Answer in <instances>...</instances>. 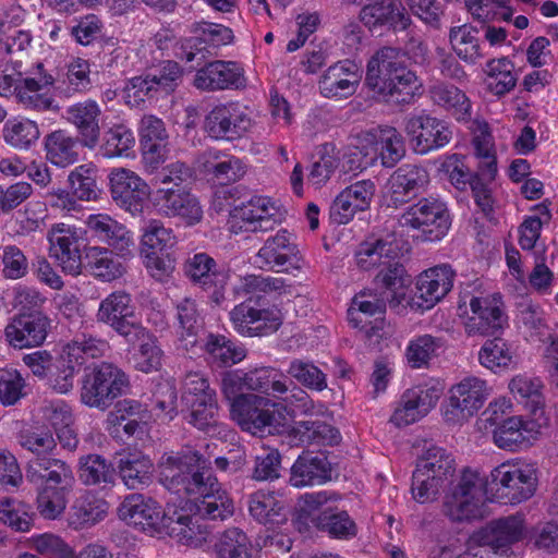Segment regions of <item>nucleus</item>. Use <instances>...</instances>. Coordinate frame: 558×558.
Returning <instances> with one entry per match:
<instances>
[{
  "instance_id": "nucleus-1",
  "label": "nucleus",
  "mask_w": 558,
  "mask_h": 558,
  "mask_svg": "<svg viewBox=\"0 0 558 558\" xmlns=\"http://www.w3.org/2000/svg\"><path fill=\"white\" fill-rule=\"evenodd\" d=\"M209 462L191 449L169 453L160 461L163 485L175 494L185 493L189 498L178 497L179 504L189 505L192 520L204 532L202 545L207 542L209 530L201 519L225 520L233 514L234 506L217 478L208 470Z\"/></svg>"
},
{
  "instance_id": "nucleus-2",
  "label": "nucleus",
  "mask_w": 558,
  "mask_h": 558,
  "mask_svg": "<svg viewBox=\"0 0 558 558\" xmlns=\"http://www.w3.org/2000/svg\"><path fill=\"white\" fill-rule=\"evenodd\" d=\"M232 420L252 435H280L290 446H333L339 444L338 429L320 421L292 422L287 405L262 396L239 398L232 409Z\"/></svg>"
},
{
  "instance_id": "nucleus-3",
  "label": "nucleus",
  "mask_w": 558,
  "mask_h": 558,
  "mask_svg": "<svg viewBox=\"0 0 558 558\" xmlns=\"http://www.w3.org/2000/svg\"><path fill=\"white\" fill-rule=\"evenodd\" d=\"M189 505L172 498L165 509L153 498L142 494L126 496L118 509L119 518L151 536L168 535L191 547L202 546L204 532L192 520Z\"/></svg>"
},
{
  "instance_id": "nucleus-4",
  "label": "nucleus",
  "mask_w": 558,
  "mask_h": 558,
  "mask_svg": "<svg viewBox=\"0 0 558 558\" xmlns=\"http://www.w3.org/2000/svg\"><path fill=\"white\" fill-rule=\"evenodd\" d=\"M191 177V169L179 161L158 173L155 180L160 186L150 196V206L156 215L177 219L186 227L202 221L203 206L187 186Z\"/></svg>"
},
{
  "instance_id": "nucleus-5",
  "label": "nucleus",
  "mask_w": 558,
  "mask_h": 558,
  "mask_svg": "<svg viewBox=\"0 0 558 558\" xmlns=\"http://www.w3.org/2000/svg\"><path fill=\"white\" fill-rule=\"evenodd\" d=\"M365 82L378 98L396 104H409L422 93L421 81L402 65L400 50L391 47H385L372 57Z\"/></svg>"
},
{
  "instance_id": "nucleus-6",
  "label": "nucleus",
  "mask_w": 558,
  "mask_h": 558,
  "mask_svg": "<svg viewBox=\"0 0 558 558\" xmlns=\"http://www.w3.org/2000/svg\"><path fill=\"white\" fill-rule=\"evenodd\" d=\"M44 465L33 462L27 465L26 478L36 487V506L39 514L47 520L60 518L68 505V496L74 481L72 470L61 460Z\"/></svg>"
},
{
  "instance_id": "nucleus-7",
  "label": "nucleus",
  "mask_w": 558,
  "mask_h": 558,
  "mask_svg": "<svg viewBox=\"0 0 558 558\" xmlns=\"http://www.w3.org/2000/svg\"><path fill=\"white\" fill-rule=\"evenodd\" d=\"M486 485L492 501L517 505L535 494L538 468L535 462L525 459H510L490 471Z\"/></svg>"
},
{
  "instance_id": "nucleus-8",
  "label": "nucleus",
  "mask_w": 558,
  "mask_h": 558,
  "mask_svg": "<svg viewBox=\"0 0 558 558\" xmlns=\"http://www.w3.org/2000/svg\"><path fill=\"white\" fill-rule=\"evenodd\" d=\"M487 500L490 497L483 477L478 472L465 469L446 492L442 511L451 521L472 522L485 515Z\"/></svg>"
},
{
  "instance_id": "nucleus-9",
  "label": "nucleus",
  "mask_w": 558,
  "mask_h": 558,
  "mask_svg": "<svg viewBox=\"0 0 558 558\" xmlns=\"http://www.w3.org/2000/svg\"><path fill=\"white\" fill-rule=\"evenodd\" d=\"M178 243L171 228L157 219L148 220L141 227L140 257L147 272L158 281H165L175 269L171 251Z\"/></svg>"
},
{
  "instance_id": "nucleus-10",
  "label": "nucleus",
  "mask_w": 558,
  "mask_h": 558,
  "mask_svg": "<svg viewBox=\"0 0 558 558\" xmlns=\"http://www.w3.org/2000/svg\"><path fill=\"white\" fill-rule=\"evenodd\" d=\"M181 401L190 411L189 422L199 430L211 436L221 435L226 430V426L217 422L216 391L203 374L190 372L185 375Z\"/></svg>"
},
{
  "instance_id": "nucleus-11",
  "label": "nucleus",
  "mask_w": 558,
  "mask_h": 558,
  "mask_svg": "<svg viewBox=\"0 0 558 558\" xmlns=\"http://www.w3.org/2000/svg\"><path fill=\"white\" fill-rule=\"evenodd\" d=\"M130 388L129 376L120 367L101 362L84 371L80 391L81 402L89 408L105 410Z\"/></svg>"
},
{
  "instance_id": "nucleus-12",
  "label": "nucleus",
  "mask_w": 558,
  "mask_h": 558,
  "mask_svg": "<svg viewBox=\"0 0 558 558\" xmlns=\"http://www.w3.org/2000/svg\"><path fill=\"white\" fill-rule=\"evenodd\" d=\"M548 426L549 417L544 411L511 415L495 425L492 441L507 452L526 451L542 439Z\"/></svg>"
},
{
  "instance_id": "nucleus-13",
  "label": "nucleus",
  "mask_w": 558,
  "mask_h": 558,
  "mask_svg": "<svg viewBox=\"0 0 558 558\" xmlns=\"http://www.w3.org/2000/svg\"><path fill=\"white\" fill-rule=\"evenodd\" d=\"M492 393L487 381L468 376L453 384L442 405L444 421L451 426H461L475 416Z\"/></svg>"
},
{
  "instance_id": "nucleus-14",
  "label": "nucleus",
  "mask_w": 558,
  "mask_h": 558,
  "mask_svg": "<svg viewBox=\"0 0 558 558\" xmlns=\"http://www.w3.org/2000/svg\"><path fill=\"white\" fill-rule=\"evenodd\" d=\"M403 228L416 231L424 241L441 240L451 226L447 205L437 198H422L405 209L399 219Z\"/></svg>"
},
{
  "instance_id": "nucleus-15",
  "label": "nucleus",
  "mask_w": 558,
  "mask_h": 558,
  "mask_svg": "<svg viewBox=\"0 0 558 558\" xmlns=\"http://www.w3.org/2000/svg\"><path fill=\"white\" fill-rule=\"evenodd\" d=\"M472 142L478 165L476 175L471 180L470 184L476 204L485 210L492 203L488 184L494 181L498 171L496 150L486 122L475 120L472 124Z\"/></svg>"
},
{
  "instance_id": "nucleus-16",
  "label": "nucleus",
  "mask_w": 558,
  "mask_h": 558,
  "mask_svg": "<svg viewBox=\"0 0 558 558\" xmlns=\"http://www.w3.org/2000/svg\"><path fill=\"white\" fill-rule=\"evenodd\" d=\"M376 280L383 289L380 294L361 291L352 299L350 308L384 318L387 302L400 304L405 300L410 281L402 265L393 266L388 272L376 277Z\"/></svg>"
},
{
  "instance_id": "nucleus-17",
  "label": "nucleus",
  "mask_w": 558,
  "mask_h": 558,
  "mask_svg": "<svg viewBox=\"0 0 558 558\" xmlns=\"http://www.w3.org/2000/svg\"><path fill=\"white\" fill-rule=\"evenodd\" d=\"M282 218L283 210L277 201L258 195L235 206L230 211L228 226L233 233L268 231Z\"/></svg>"
},
{
  "instance_id": "nucleus-18",
  "label": "nucleus",
  "mask_w": 558,
  "mask_h": 558,
  "mask_svg": "<svg viewBox=\"0 0 558 558\" xmlns=\"http://www.w3.org/2000/svg\"><path fill=\"white\" fill-rule=\"evenodd\" d=\"M253 111L240 102L214 107L206 116L204 130L215 140L235 141L247 136L255 126Z\"/></svg>"
},
{
  "instance_id": "nucleus-19",
  "label": "nucleus",
  "mask_w": 558,
  "mask_h": 558,
  "mask_svg": "<svg viewBox=\"0 0 558 558\" xmlns=\"http://www.w3.org/2000/svg\"><path fill=\"white\" fill-rule=\"evenodd\" d=\"M184 274L191 282L208 294L216 305L226 300V288L231 277L230 269L218 264L205 252L195 253L184 263Z\"/></svg>"
},
{
  "instance_id": "nucleus-20",
  "label": "nucleus",
  "mask_w": 558,
  "mask_h": 558,
  "mask_svg": "<svg viewBox=\"0 0 558 558\" xmlns=\"http://www.w3.org/2000/svg\"><path fill=\"white\" fill-rule=\"evenodd\" d=\"M86 230L64 222L51 226L47 233L50 256L54 258L64 272L77 276L82 272L84 251L81 246Z\"/></svg>"
},
{
  "instance_id": "nucleus-21",
  "label": "nucleus",
  "mask_w": 558,
  "mask_h": 558,
  "mask_svg": "<svg viewBox=\"0 0 558 558\" xmlns=\"http://www.w3.org/2000/svg\"><path fill=\"white\" fill-rule=\"evenodd\" d=\"M442 392V381L435 378L408 389L395 409L390 422L401 427L420 421L436 407Z\"/></svg>"
},
{
  "instance_id": "nucleus-22",
  "label": "nucleus",
  "mask_w": 558,
  "mask_h": 558,
  "mask_svg": "<svg viewBox=\"0 0 558 558\" xmlns=\"http://www.w3.org/2000/svg\"><path fill=\"white\" fill-rule=\"evenodd\" d=\"M469 308L461 316L465 331L470 336L493 335L507 324V315L500 293L472 296Z\"/></svg>"
},
{
  "instance_id": "nucleus-23",
  "label": "nucleus",
  "mask_w": 558,
  "mask_h": 558,
  "mask_svg": "<svg viewBox=\"0 0 558 558\" xmlns=\"http://www.w3.org/2000/svg\"><path fill=\"white\" fill-rule=\"evenodd\" d=\"M457 277L449 264H439L421 271L414 281L415 292L410 301L414 310L428 311L452 290Z\"/></svg>"
},
{
  "instance_id": "nucleus-24",
  "label": "nucleus",
  "mask_w": 558,
  "mask_h": 558,
  "mask_svg": "<svg viewBox=\"0 0 558 558\" xmlns=\"http://www.w3.org/2000/svg\"><path fill=\"white\" fill-rule=\"evenodd\" d=\"M110 194L113 202L132 216L144 213L147 199L150 202V187L136 172L125 168H114L109 173Z\"/></svg>"
},
{
  "instance_id": "nucleus-25",
  "label": "nucleus",
  "mask_w": 558,
  "mask_h": 558,
  "mask_svg": "<svg viewBox=\"0 0 558 558\" xmlns=\"http://www.w3.org/2000/svg\"><path fill=\"white\" fill-rule=\"evenodd\" d=\"M254 263L262 269L284 272H294L304 266L294 236L287 230H279L268 238L258 250Z\"/></svg>"
},
{
  "instance_id": "nucleus-26",
  "label": "nucleus",
  "mask_w": 558,
  "mask_h": 558,
  "mask_svg": "<svg viewBox=\"0 0 558 558\" xmlns=\"http://www.w3.org/2000/svg\"><path fill=\"white\" fill-rule=\"evenodd\" d=\"M63 347L54 355L46 350L35 351L23 357L24 364L39 377L47 378L51 388L59 393H68L73 389V366L64 356Z\"/></svg>"
},
{
  "instance_id": "nucleus-27",
  "label": "nucleus",
  "mask_w": 558,
  "mask_h": 558,
  "mask_svg": "<svg viewBox=\"0 0 558 558\" xmlns=\"http://www.w3.org/2000/svg\"><path fill=\"white\" fill-rule=\"evenodd\" d=\"M84 225L99 242L108 245L116 255L123 259L133 257L135 250L134 232L125 225L112 218L108 214L98 213L88 215Z\"/></svg>"
},
{
  "instance_id": "nucleus-28",
  "label": "nucleus",
  "mask_w": 558,
  "mask_h": 558,
  "mask_svg": "<svg viewBox=\"0 0 558 558\" xmlns=\"http://www.w3.org/2000/svg\"><path fill=\"white\" fill-rule=\"evenodd\" d=\"M403 244L392 234L369 236L354 252L355 266L364 271L383 267L377 277L400 265L396 259L402 254Z\"/></svg>"
},
{
  "instance_id": "nucleus-29",
  "label": "nucleus",
  "mask_w": 558,
  "mask_h": 558,
  "mask_svg": "<svg viewBox=\"0 0 558 558\" xmlns=\"http://www.w3.org/2000/svg\"><path fill=\"white\" fill-rule=\"evenodd\" d=\"M54 78L41 63H37L32 70L21 76L16 85L15 97L25 108L35 110H58L51 89Z\"/></svg>"
},
{
  "instance_id": "nucleus-30",
  "label": "nucleus",
  "mask_w": 558,
  "mask_h": 558,
  "mask_svg": "<svg viewBox=\"0 0 558 558\" xmlns=\"http://www.w3.org/2000/svg\"><path fill=\"white\" fill-rule=\"evenodd\" d=\"M405 132L412 148L421 155L445 147L452 138L450 125L428 114L410 118Z\"/></svg>"
},
{
  "instance_id": "nucleus-31",
  "label": "nucleus",
  "mask_w": 558,
  "mask_h": 558,
  "mask_svg": "<svg viewBox=\"0 0 558 558\" xmlns=\"http://www.w3.org/2000/svg\"><path fill=\"white\" fill-rule=\"evenodd\" d=\"M375 190L371 180L356 181L343 189L330 206V220L336 225L349 223L357 213L369 208Z\"/></svg>"
},
{
  "instance_id": "nucleus-32",
  "label": "nucleus",
  "mask_w": 558,
  "mask_h": 558,
  "mask_svg": "<svg viewBox=\"0 0 558 558\" xmlns=\"http://www.w3.org/2000/svg\"><path fill=\"white\" fill-rule=\"evenodd\" d=\"M193 85L201 90L240 89L246 86V77L239 63L218 60L199 68Z\"/></svg>"
},
{
  "instance_id": "nucleus-33",
  "label": "nucleus",
  "mask_w": 558,
  "mask_h": 558,
  "mask_svg": "<svg viewBox=\"0 0 558 558\" xmlns=\"http://www.w3.org/2000/svg\"><path fill=\"white\" fill-rule=\"evenodd\" d=\"M101 116L100 106L93 99L70 105L62 113V118L76 129L80 143L89 149L99 144Z\"/></svg>"
},
{
  "instance_id": "nucleus-34",
  "label": "nucleus",
  "mask_w": 558,
  "mask_h": 558,
  "mask_svg": "<svg viewBox=\"0 0 558 558\" xmlns=\"http://www.w3.org/2000/svg\"><path fill=\"white\" fill-rule=\"evenodd\" d=\"M362 74L357 64L343 60L330 65L318 81L319 93L329 99H345L357 89Z\"/></svg>"
},
{
  "instance_id": "nucleus-35",
  "label": "nucleus",
  "mask_w": 558,
  "mask_h": 558,
  "mask_svg": "<svg viewBox=\"0 0 558 558\" xmlns=\"http://www.w3.org/2000/svg\"><path fill=\"white\" fill-rule=\"evenodd\" d=\"M131 296L123 291H114L107 295L99 304L97 320L109 325L117 333L131 339V331L142 325L133 318Z\"/></svg>"
},
{
  "instance_id": "nucleus-36",
  "label": "nucleus",
  "mask_w": 558,
  "mask_h": 558,
  "mask_svg": "<svg viewBox=\"0 0 558 558\" xmlns=\"http://www.w3.org/2000/svg\"><path fill=\"white\" fill-rule=\"evenodd\" d=\"M185 352L205 355L208 362L218 366L238 364L246 357V349L240 342L213 332H202L195 350Z\"/></svg>"
},
{
  "instance_id": "nucleus-37",
  "label": "nucleus",
  "mask_w": 558,
  "mask_h": 558,
  "mask_svg": "<svg viewBox=\"0 0 558 558\" xmlns=\"http://www.w3.org/2000/svg\"><path fill=\"white\" fill-rule=\"evenodd\" d=\"M148 420V411L141 402L124 399L116 403L107 414L105 429L117 439L123 436L132 437L142 428V424Z\"/></svg>"
},
{
  "instance_id": "nucleus-38",
  "label": "nucleus",
  "mask_w": 558,
  "mask_h": 558,
  "mask_svg": "<svg viewBox=\"0 0 558 558\" xmlns=\"http://www.w3.org/2000/svg\"><path fill=\"white\" fill-rule=\"evenodd\" d=\"M49 325L43 314H21L5 327V337L14 348L38 347L46 340Z\"/></svg>"
},
{
  "instance_id": "nucleus-39",
  "label": "nucleus",
  "mask_w": 558,
  "mask_h": 558,
  "mask_svg": "<svg viewBox=\"0 0 558 558\" xmlns=\"http://www.w3.org/2000/svg\"><path fill=\"white\" fill-rule=\"evenodd\" d=\"M525 534L524 517L515 514L492 521L473 539L483 543L493 550H499L523 539Z\"/></svg>"
},
{
  "instance_id": "nucleus-40",
  "label": "nucleus",
  "mask_w": 558,
  "mask_h": 558,
  "mask_svg": "<svg viewBox=\"0 0 558 558\" xmlns=\"http://www.w3.org/2000/svg\"><path fill=\"white\" fill-rule=\"evenodd\" d=\"M116 466L122 483L129 489H141L153 480L154 463L150 458L138 450L119 452Z\"/></svg>"
},
{
  "instance_id": "nucleus-41",
  "label": "nucleus",
  "mask_w": 558,
  "mask_h": 558,
  "mask_svg": "<svg viewBox=\"0 0 558 558\" xmlns=\"http://www.w3.org/2000/svg\"><path fill=\"white\" fill-rule=\"evenodd\" d=\"M129 342H138L131 353V362L135 369L143 373L157 372L162 366L163 351L161 350L157 338L145 327L140 325L131 331Z\"/></svg>"
},
{
  "instance_id": "nucleus-42",
  "label": "nucleus",
  "mask_w": 558,
  "mask_h": 558,
  "mask_svg": "<svg viewBox=\"0 0 558 558\" xmlns=\"http://www.w3.org/2000/svg\"><path fill=\"white\" fill-rule=\"evenodd\" d=\"M428 182L426 169L416 165H403L390 175L388 193L397 205L423 191Z\"/></svg>"
},
{
  "instance_id": "nucleus-43",
  "label": "nucleus",
  "mask_w": 558,
  "mask_h": 558,
  "mask_svg": "<svg viewBox=\"0 0 558 558\" xmlns=\"http://www.w3.org/2000/svg\"><path fill=\"white\" fill-rule=\"evenodd\" d=\"M375 149L376 161L380 160L384 167L391 168L399 162L405 154L402 135L392 126H376L365 131Z\"/></svg>"
},
{
  "instance_id": "nucleus-44",
  "label": "nucleus",
  "mask_w": 558,
  "mask_h": 558,
  "mask_svg": "<svg viewBox=\"0 0 558 558\" xmlns=\"http://www.w3.org/2000/svg\"><path fill=\"white\" fill-rule=\"evenodd\" d=\"M109 510L108 501L92 490L78 496L70 508L68 522L75 530L88 527L102 521Z\"/></svg>"
},
{
  "instance_id": "nucleus-45",
  "label": "nucleus",
  "mask_w": 558,
  "mask_h": 558,
  "mask_svg": "<svg viewBox=\"0 0 558 558\" xmlns=\"http://www.w3.org/2000/svg\"><path fill=\"white\" fill-rule=\"evenodd\" d=\"M197 162L205 172L213 174L218 180H226L228 182L240 180L247 170L242 159L216 148L206 149L198 157Z\"/></svg>"
},
{
  "instance_id": "nucleus-46",
  "label": "nucleus",
  "mask_w": 558,
  "mask_h": 558,
  "mask_svg": "<svg viewBox=\"0 0 558 558\" xmlns=\"http://www.w3.org/2000/svg\"><path fill=\"white\" fill-rule=\"evenodd\" d=\"M114 251L99 245L85 246L83 267L95 278L109 282L120 278L125 268L114 257Z\"/></svg>"
},
{
  "instance_id": "nucleus-47",
  "label": "nucleus",
  "mask_w": 558,
  "mask_h": 558,
  "mask_svg": "<svg viewBox=\"0 0 558 558\" xmlns=\"http://www.w3.org/2000/svg\"><path fill=\"white\" fill-rule=\"evenodd\" d=\"M248 511L262 524L281 523L287 520L286 501L277 490L260 489L250 496Z\"/></svg>"
},
{
  "instance_id": "nucleus-48",
  "label": "nucleus",
  "mask_w": 558,
  "mask_h": 558,
  "mask_svg": "<svg viewBox=\"0 0 558 558\" xmlns=\"http://www.w3.org/2000/svg\"><path fill=\"white\" fill-rule=\"evenodd\" d=\"M338 495L328 490H319L303 494L298 502L295 524L299 530L319 527L323 524L329 509L323 508L330 501H337Z\"/></svg>"
},
{
  "instance_id": "nucleus-49",
  "label": "nucleus",
  "mask_w": 558,
  "mask_h": 558,
  "mask_svg": "<svg viewBox=\"0 0 558 558\" xmlns=\"http://www.w3.org/2000/svg\"><path fill=\"white\" fill-rule=\"evenodd\" d=\"M330 478V466L325 457L300 456L290 472V484L293 487L320 485Z\"/></svg>"
},
{
  "instance_id": "nucleus-50",
  "label": "nucleus",
  "mask_w": 558,
  "mask_h": 558,
  "mask_svg": "<svg viewBox=\"0 0 558 558\" xmlns=\"http://www.w3.org/2000/svg\"><path fill=\"white\" fill-rule=\"evenodd\" d=\"M375 149L371 147L365 131L352 137V142L340 153V168L344 173H359L376 163Z\"/></svg>"
},
{
  "instance_id": "nucleus-51",
  "label": "nucleus",
  "mask_w": 558,
  "mask_h": 558,
  "mask_svg": "<svg viewBox=\"0 0 558 558\" xmlns=\"http://www.w3.org/2000/svg\"><path fill=\"white\" fill-rule=\"evenodd\" d=\"M69 364L73 366V377L78 372L80 366L86 359L100 357L109 350L106 340L96 338L92 335H76L70 342L62 345Z\"/></svg>"
},
{
  "instance_id": "nucleus-52",
  "label": "nucleus",
  "mask_w": 558,
  "mask_h": 558,
  "mask_svg": "<svg viewBox=\"0 0 558 558\" xmlns=\"http://www.w3.org/2000/svg\"><path fill=\"white\" fill-rule=\"evenodd\" d=\"M456 471L453 456L446 449L430 445L420 456L415 473H422L436 478L449 481Z\"/></svg>"
},
{
  "instance_id": "nucleus-53",
  "label": "nucleus",
  "mask_w": 558,
  "mask_h": 558,
  "mask_svg": "<svg viewBox=\"0 0 558 558\" xmlns=\"http://www.w3.org/2000/svg\"><path fill=\"white\" fill-rule=\"evenodd\" d=\"M434 104L451 111L458 121L471 118V104L465 94L458 87L445 83H436L429 88Z\"/></svg>"
},
{
  "instance_id": "nucleus-54",
  "label": "nucleus",
  "mask_w": 558,
  "mask_h": 558,
  "mask_svg": "<svg viewBox=\"0 0 558 558\" xmlns=\"http://www.w3.org/2000/svg\"><path fill=\"white\" fill-rule=\"evenodd\" d=\"M508 389L513 398L532 411H544L543 383L529 374H518L508 384Z\"/></svg>"
},
{
  "instance_id": "nucleus-55",
  "label": "nucleus",
  "mask_w": 558,
  "mask_h": 558,
  "mask_svg": "<svg viewBox=\"0 0 558 558\" xmlns=\"http://www.w3.org/2000/svg\"><path fill=\"white\" fill-rule=\"evenodd\" d=\"M177 316L180 324L179 348L184 351H194L197 339L202 336L201 325L195 301L182 300L177 306Z\"/></svg>"
},
{
  "instance_id": "nucleus-56",
  "label": "nucleus",
  "mask_w": 558,
  "mask_h": 558,
  "mask_svg": "<svg viewBox=\"0 0 558 558\" xmlns=\"http://www.w3.org/2000/svg\"><path fill=\"white\" fill-rule=\"evenodd\" d=\"M338 168L340 151L331 143L320 145L317 149V159L310 167L308 184L315 189L325 186Z\"/></svg>"
},
{
  "instance_id": "nucleus-57",
  "label": "nucleus",
  "mask_w": 558,
  "mask_h": 558,
  "mask_svg": "<svg viewBox=\"0 0 558 558\" xmlns=\"http://www.w3.org/2000/svg\"><path fill=\"white\" fill-rule=\"evenodd\" d=\"M444 351V342L432 335L413 337L407 344L404 356L412 368L427 367Z\"/></svg>"
},
{
  "instance_id": "nucleus-58",
  "label": "nucleus",
  "mask_w": 558,
  "mask_h": 558,
  "mask_svg": "<svg viewBox=\"0 0 558 558\" xmlns=\"http://www.w3.org/2000/svg\"><path fill=\"white\" fill-rule=\"evenodd\" d=\"M513 64L508 58L492 59L486 62L485 85L496 96H502L512 90L517 84Z\"/></svg>"
},
{
  "instance_id": "nucleus-59",
  "label": "nucleus",
  "mask_w": 558,
  "mask_h": 558,
  "mask_svg": "<svg viewBox=\"0 0 558 558\" xmlns=\"http://www.w3.org/2000/svg\"><path fill=\"white\" fill-rule=\"evenodd\" d=\"M77 474L86 486L113 485L116 470L109 461L99 454H87L80 458Z\"/></svg>"
},
{
  "instance_id": "nucleus-60",
  "label": "nucleus",
  "mask_w": 558,
  "mask_h": 558,
  "mask_svg": "<svg viewBox=\"0 0 558 558\" xmlns=\"http://www.w3.org/2000/svg\"><path fill=\"white\" fill-rule=\"evenodd\" d=\"M76 146L75 137L64 131H54L46 138V157L57 167H68L78 159Z\"/></svg>"
},
{
  "instance_id": "nucleus-61",
  "label": "nucleus",
  "mask_w": 558,
  "mask_h": 558,
  "mask_svg": "<svg viewBox=\"0 0 558 558\" xmlns=\"http://www.w3.org/2000/svg\"><path fill=\"white\" fill-rule=\"evenodd\" d=\"M449 41L456 54L466 63L475 64L483 58L477 31L469 24L452 27Z\"/></svg>"
},
{
  "instance_id": "nucleus-62",
  "label": "nucleus",
  "mask_w": 558,
  "mask_h": 558,
  "mask_svg": "<svg viewBox=\"0 0 558 558\" xmlns=\"http://www.w3.org/2000/svg\"><path fill=\"white\" fill-rule=\"evenodd\" d=\"M19 442L24 449L37 457L34 462L49 465L47 462L53 460L46 458L57 446L53 435L49 429L41 426L26 428L21 432ZM31 463H33V461L28 464Z\"/></svg>"
},
{
  "instance_id": "nucleus-63",
  "label": "nucleus",
  "mask_w": 558,
  "mask_h": 558,
  "mask_svg": "<svg viewBox=\"0 0 558 558\" xmlns=\"http://www.w3.org/2000/svg\"><path fill=\"white\" fill-rule=\"evenodd\" d=\"M482 366L494 373L510 368L514 364V353L501 338L487 340L478 352Z\"/></svg>"
},
{
  "instance_id": "nucleus-64",
  "label": "nucleus",
  "mask_w": 558,
  "mask_h": 558,
  "mask_svg": "<svg viewBox=\"0 0 558 558\" xmlns=\"http://www.w3.org/2000/svg\"><path fill=\"white\" fill-rule=\"evenodd\" d=\"M220 558H254L257 549L238 527L226 530L215 545Z\"/></svg>"
}]
</instances>
